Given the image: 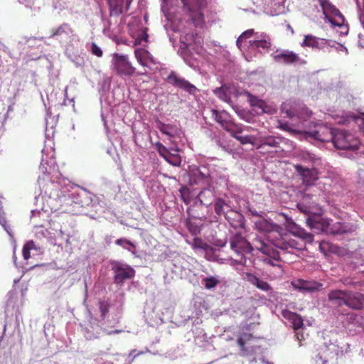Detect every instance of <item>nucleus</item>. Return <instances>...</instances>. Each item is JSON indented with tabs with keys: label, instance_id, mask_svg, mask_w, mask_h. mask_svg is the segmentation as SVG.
Instances as JSON below:
<instances>
[{
	"label": "nucleus",
	"instance_id": "f257e3e1",
	"mask_svg": "<svg viewBox=\"0 0 364 364\" xmlns=\"http://www.w3.org/2000/svg\"><path fill=\"white\" fill-rule=\"evenodd\" d=\"M294 235L299 237L301 240H296L292 237L291 233L277 232L271 238L272 245L282 250H289V249L301 250L305 247L304 241L311 243L314 240V235L301 228H299Z\"/></svg>",
	"mask_w": 364,
	"mask_h": 364
},
{
	"label": "nucleus",
	"instance_id": "f03ea898",
	"mask_svg": "<svg viewBox=\"0 0 364 364\" xmlns=\"http://www.w3.org/2000/svg\"><path fill=\"white\" fill-rule=\"evenodd\" d=\"M230 248L235 253V262L238 264L247 265V255L255 249L253 243L249 242L241 232H237L230 240Z\"/></svg>",
	"mask_w": 364,
	"mask_h": 364
},
{
	"label": "nucleus",
	"instance_id": "7ed1b4c3",
	"mask_svg": "<svg viewBox=\"0 0 364 364\" xmlns=\"http://www.w3.org/2000/svg\"><path fill=\"white\" fill-rule=\"evenodd\" d=\"M318 3L325 19L333 26L342 28L344 30L342 33L347 34L349 30L348 25L345 23V17L341 11L328 0H318Z\"/></svg>",
	"mask_w": 364,
	"mask_h": 364
},
{
	"label": "nucleus",
	"instance_id": "20e7f679",
	"mask_svg": "<svg viewBox=\"0 0 364 364\" xmlns=\"http://www.w3.org/2000/svg\"><path fill=\"white\" fill-rule=\"evenodd\" d=\"M333 144L338 149L354 151L358 149L360 141L350 132L343 129H336Z\"/></svg>",
	"mask_w": 364,
	"mask_h": 364
},
{
	"label": "nucleus",
	"instance_id": "39448f33",
	"mask_svg": "<svg viewBox=\"0 0 364 364\" xmlns=\"http://www.w3.org/2000/svg\"><path fill=\"white\" fill-rule=\"evenodd\" d=\"M306 223L311 229L321 231L326 234H336L341 227L339 223H333L332 220L321 218L320 217H309L307 218Z\"/></svg>",
	"mask_w": 364,
	"mask_h": 364
},
{
	"label": "nucleus",
	"instance_id": "423d86ee",
	"mask_svg": "<svg viewBox=\"0 0 364 364\" xmlns=\"http://www.w3.org/2000/svg\"><path fill=\"white\" fill-rule=\"evenodd\" d=\"M253 245L255 247V250L269 257L264 259V262L267 264L281 269V265L274 262V261L278 262L281 259L279 253L278 251L274 250L272 245H270L269 243H267L263 239L259 237H257L253 240Z\"/></svg>",
	"mask_w": 364,
	"mask_h": 364
},
{
	"label": "nucleus",
	"instance_id": "0eeeda50",
	"mask_svg": "<svg viewBox=\"0 0 364 364\" xmlns=\"http://www.w3.org/2000/svg\"><path fill=\"white\" fill-rule=\"evenodd\" d=\"M111 267L114 273V282L117 285H122L126 280L131 279L135 276V270L127 264L112 261Z\"/></svg>",
	"mask_w": 364,
	"mask_h": 364
},
{
	"label": "nucleus",
	"instance_id": "6e6552de",
	"mask_svg": "<svg viewBox=\"0 0 364 364\" xmlns=\"http://www.w3.org/2000/svg\"><path fill=\"white\" fill-rule=\"evenodd\" d=\"M112 65L118 75L130 77L135 73V68L133 67L131 63L128 60V57L126 55L114 53Z\"/></svg>",
	"mask_w": 364,
	"mask_h": 364
},
{
	"label": "nucleus",
	"instance_id": "1a4fd4ad",
	"mask_svg": "<svg viewBox=\"0 0 364 364\" xmlns=\"http://www.w3.org/2000/svg\"><path fill=\"white\" fill-rule=\"evenodd\" d=\"M333 42L331 40L321 38L312 34L304 36V38L301 43L302 47L311 48L313 50H321L327 47H333Z\"/></svg>",
	"mask_w": 364,
	"mask_h": 364
},
{
	"label": "nucleus",
	"instance_id": "9d476101",
	"mask_svg": "<svg viewBox=\"0 0 364 364\" xmlns=\"http://www.w3.org/2000/svg\"><path fill=\"white\" fill-rule=\"evenodd\" d=\"M166 81L173 86L182 89L191 95H195L198 89L188 80L179 77L174 71H171L166 78Z\"/></svg>",
	"mask_w": 364,
	"mask_h": 364
},
{
	"label": "nucleus",
	"instance_id": "9b49d317",
	"mask_svg": "<svg viewBox=\"0 0 364 364\" xmlns=\"http://www.w3.org/2000/svg\"><path fill=\"white\" fill-rule=\"evenodd\" d=\"M282 112L285 113L287 117L289 118H294L296 117L297 118L306 121L308 119L311 115V111H310L305 105H295L294 106H291L289 108L287 107V105H283L282 107Z\"/></svg>",
	"mask_w": 364,
	"mask_h": 364
},
{
	"label": "nucleus",
	"instance_id": "f8f14e48",
	"mask_svg": "<svg viewBox=\"0 0 364 364\" xmlns=\"http://www.w3.org/2000/svg\"><path fill=\"white\" fill-rule=\"evenodd\" d=\"M336 129H331L324 125H319L316 130L312 132H305L306 137H310L321 141L333 142Z\"/></svg>",
	"mask_w": 364,
	"mask_h": 364
},
{
	"label": "nucleus",
	"instance_id": "ddd939ff",
	"mask_svg": "<svg viewBox=\"0 0 364 364\" xmlns=\"http://www.w3.org/2000/svg\"><path fill=\"white\" fill-rule=\"evenodd\" d=\"M273 58L276 62L285 65H304L306 63V61L301 59L299 54L289 50H283L274 55Z\"/></svg>",
	"mask_w": 364,
	"mask_h": 364
},
{
	"label": "nucleus",
	"instance_id": "4468645a",
	"mask_svg": "<svg viewBox=\"0 0 364 364\" xmlns=\"http://www.w3.org/2000/svg\"><path fill=\"white\" fill-rule=\"evenodd\" d=\"M296 173L306 186H311L318 179V171L314 168H306L300 164L294 165Z\"/></svg>",
	"mask_w": 364,
	"mask_h": 364
},
{
	"label": "nucleus",
	"instance_id": "2eb2a0df",
	"mask_svg": "<svg viewBox=\"0 0 364 364\" xmlns=\"http://www.w3.org/2000/svg\"><path fill=\"white\" fill-rule=\"evenodd\" d=\"M210 117L217 122L227 132H233L235 127V123L232 122L230 118V114L225 111L219 112L216 109L210 110Z\"/></svg>",
	"mask_w": 364,
	"mask_h": 364
},
{
	"label": "nucleus",
	"instance_id": "dca6fc26",
	"mask_svg": "<svg viewBox=\"0 0 364 364\" xmlns=\"http://www.w3.org/2000/svg\"><path fill=\"white\" fill-rule=\"evenodd\" d=\"M291 285L296 289L303 291L314 292L319 291L323 284L315 280H304L298 279L291 282Z\"/></svg>",
	"mask_w": 364,
	"mask_h": 364
},
{
	"label": "nucleus",
	"instance_id": "f3484780",
	"mask_svg": "<svg viewBox=\"0 0 364 364\" xmlns=\"http://www.w3.org/2000/svg\"><path fill=\"white\" fill-rule=\"evenodd\" d=\"M346 306L355 310H361L364 306V295L360 292L347 290Z\"/></svg>",
	"mask_w": 364,
	"mask_h": 364
},
{
	"label": "nucleus",
	"instance_id": "a211bd4d",
	"mask_svg": "<svg viewBox=\"0 0 364 364\" xmlns=\"http://www.w3.org/2000/svg\"><path fill=\"white\" fill-rule=\"evenodd\" d=\"M316 200L314 199L313 196L305 194L301 200L297 204L299 210L306 215H311L316 210Z\"/></svg>",
	"mask_w": 364,
	"mask_h": 364
},
{
	"label": "nucleus",
	"instance_id": "6ab92c4d",
	"mask_svg": "<svg viewBox=\"0 0 364 364\" xmlns=\"http://www.w3.org/2000/svg\"><path fill=\"white\" fill-rule=\"evenodd\" d=\"M204 170L205 171L196 168L191 171L190 182L191 184L208 185L210 183V175L205 168Z\"/></svg>",
	"mask_w": 364,
	"mask_h": 364
},
{
	"label": "nucleus",
	"instance_id": "aec40b11",
	"mask_svg": "<svg viewBox=\"0 0 364 364\" xmlns=\"http://www.w3.org/2000/svg\"><path fill=\"white\" fill-rule=\"evenodd\" d=\"M224 217L234 228H245V218L240 212L232 208Z\"/></svg>",
	"mask_w": 364,
	"mask_h": 364
},
{
	"label": "nucleus",
	"instance_id": "412c9836",
	"mask_svg": "<svg viewBox=\"0 0 364 364\" xmlns=\"http://www.w3.org/2000/svg\"><path fill=\"white\" fill-rule=\"evenodd\" d=\"M347 290L335 289L328 294V301L336 306H346Z\"/></svg>",
	"mask_w": 364,
	"mask_h": 364
},
{
	"label": "nucleus",
	"instance_id": "4be33fe9",
	"mask_svg": "<svg viewBox=\"0 0 364 364\" xmlns=\"http://www.w3.org/2000/svg\"><path fill=\"white\" fill-rule=\"evenodd\" d=\"M232 209L231 202L221 198H216L214 203V210L219 217L225 216Z\"/></svg>",
	"mask_w": 364,
	"mask_h": 364
},
{
	"label": "nucleus",
	"instance_id": "5701e85b",
	"mask_svg": "<svg viewBox=\"0 0 364 364\" xmlns=\"http://www.w3.org/2000/svg\"><path fill=\"white\" fill-rule=\"evenodd\" d=\"M247 280L252 285L255 286L260 290L264 291H269L272 290V288L270 284H269L267 282L260 279L256 275L248 273L247 274Z\"/></svg>",
	"mask_w": 364,
	"mask_h": 364
},
{
	"label": "nucleus",
	"instance_id": "b1692460",
	"mask_svg": "<svg viewBox=\"0 0 364 364\" xmlns=\"http://www.w3.org/2000/svg\"><path fill=\"white\" fill-rule=\"evenodd\" d=\"M159 129L161 133L173 139L180 138L182 134V131L175 125L160 123Z\"/></svg>",
	"mask_w": 364,
	"mask_h": 364
},
{
	"label": "nucleus",
	"instance_id": "393cba45",
	"mask_svg": "<svg viewBox=\"0 0 364 364\" xmlns=\"http://www.w3.org/2000/svg\"><path fill=\"white\" fill-rule=\"evenodd\" d=\"M255 228L257 230L263 232H271L277 230L279 226L266 219L261 218L255 223Z\"/></svg>",
	"mask_w": 364,
	"mask_h": 364
},
{
	"label": "nucleus",
	"instance_id": "a878e982",
	"mask_svg": "<svg viewBox=\"0 0 364 364\" xmlns=\"http://www.w3.org/2000/svg\"><path fill=\"white\" fill-rule=\"evenodd\" d=\"M134 55H135V58H136L137 61L142 66H147L148 62H150L151 63H155L153 56L146 50L136 49L134 51Z\"/></svg>",
	"mask_w": 364,
	"mask_h": 364
},
{
	"label": "nucleus",
	"instance_id": "bb28decb",
	"mask_svg": "<svg viewBox=\"0 0 364 364\" xmlns=\"http://www.w3.org/2000/svg\"><path fill=\"white\" fill-rule=\"evenodd\" d=\"M214 197V191L210 188H203L197 196L200 204L206 206L212 203Z\"/></svg>",
	"mask_w": 364,
	"mask_h": 364
},
{
	"label": "nucleus",
	"instance_id": "cd10ccee",
	"mask_svg": "<svg viewBox=\"0 0 364 364\" xmlns=\"http://www.w3.org/2000/svg\"><path fill=\"white\" fill-rule=\"evenodd\" d=\"M183 6L191 12H196L206 6L205 0H181Z\"/></svg>",
	"mask_w": 364,
	"mask_h": 364
},
{
	"label": "nucleus",
	"instance_id": "c85d7f7f",
	"mask_svg": "<svg viewBox=\"0 0 364 364\" xmlns=\"http://www.w3.org/2000/svg\"><path fill=\"white\" fill-rule=\"evenodd\" d=\"M245 95L247 97V101L250 106L252 107H257L260 109L259 114H262L266 112L265 109L267 107V104L263 100L258 98L249 92H246Z\"/></svg>",
	"mask_w": 364,
	"mask_h": 364
},
{
	"label": "nucleus",
	"instance_id": "c756f323",
	"mask_svg": "<svg viewBox=\"0 0 364 364\" xmlns=\"http://www.w3.org/2000/svg\"><path fill=\"white\" fill-rule=\"evenodd\" d=\"M214 94L221 100L230 104L232 102V100L230 97V88L223 85L220 87H217L213 90Z\"/></svg>",
	"mask_w": 364,
	"mask_h": 364
},
{
	"label": "nucleus",
	"instance_id": "7c9ffc66",
	"mask_svg": "<svg viewBox=\"0 0 364 364\" xmlns=\"http://www.w3.org/2000/svg\"><path fill=\"white\" fill-rule=\"evenodd\" d=\"M260 38V39L250 41L249 43L257 48H262L267 50H269L272 46L270 38L265 33L261 34Z\"/></svg>",
	"mask_w": 364,
	"mask_h": 364
},
{
	"label": "nucleus",
	"instance_id": "2f4dec72",
	"mask_svg": "<svg viewBox=\"0 0 364 364\" xmlns=\"http://www.w3.org/2000/svg\"><path fill=\"white\" fill-rule=\"evenodd\" d=\"M259 140L260 144L257 147L258 149H263L265 146L277 148L279 145V142L277 140L276 137L273 136H260Z\"/></svg>",
	"mask_w": 364,
	"mask_h": 364
},
{
	"label": "nucleus",
	"instance_id": "473e14b6",
	"mask_svg": "<svg viewBox=\"0 0 364 364\" xmlns=\"http://www.w3.org/2000/svg\"><path fill=\"white\" fill-rule=\"evenodd\" d=\"M73 33V29L68 23H63L57 28L52 29V33L50 35L51 38H54L58 36L65 35L66 36H69L70 33Z\"/></svg>",
	"mask_w": 364,
	"mask_h": 364
},
{
	"label": "nucleus",
	"instance_id": "72a5a7b5",
	"mask_svg": "<svg viewBox=\"0 0 364 364\" xmlns=\"http://www.w3.org/2000/svg\"><path fill=\"white\" fill-rule=\"evenodd\" d=\"M108 4L111 15L118 16L123 13L124 1H108Z\"/></svg>",
	"mask_w": 364,
	"mask_h": 364
},
{
	"label": "nucleus",
	"instance_id": "f704fd0d",
	"mask_svg": "<svg viewBox=\"0 0 364 364\" xmlns=\"http://www.w3.org/2000/svg\"><path fill=\"white\" fill-rule=\"evenodd\" d=\"M115 244L122 247L124 249L128 250L129 252H131L133 255L135 254L134 250L136 249V246L130 240L124 237H121L115 241Z\"/></svg>",
	"mask_w": 364,
	"mask_h": 364
},
{
	"label": "nucleus",
	"instance_id": "c9c22d12",
	"mask_svg": "<svg viewBox=\"0 0 364 364\" xmlns=\"http://www.w3.org/2000/svg\"><path fill=\"white\" fill-rule=\"evenodd\" d=\"M31 250H38L33 240L28 241L23 247L22 255L25 259L27 260L31 257Z\"/></svg>",
	"mask_w": 364,
	"mask_h": 364
},
{
	"label": "nucleus",
	"instance_id": "e433bc0d",
	"mask_svg": "<svg viewBox=\"0 0 364 364\" xmlns=\"http://www.w3.org/2000/svg\"><path fill=\"white\" fill-rule=\"evenodd\" d=\"M164 159L170 164L175 166H179L182 161L181 157L179 154H173L171 151Z\"/></svg>",
	"mask_w": 364,
	"mask_h": 364
},
{
	"label": "nucleus",
	"instance_id": "4c0bfd02",
	"mask_svg": "<svg viewBox=\"0 0 364 364\" xmlns=\"http://www.w3.org/2000/svg\"><path fill=\"white\" fill-rule=\"evenodd\" d=\"M277 123H278V124H277V127L279 128L280 129H282L283 131L288 132L291 134L298 135L300 133V132L299 130L292 128L288 122H282V120H278Z\"/></svg>",
	"mask_w": 364,
	"mask_h": 364
},
{
	"label": "nucleus",
	"instance_id": "58836bf2",
	"mask_svg": "<svg viewBox=\"0 0 364 364\" xmlns=\"http://www.w3.org/2000/svg\"><path fill=\"white\" fill-rule=\"evenodd\" d=\"M100 332L98 329H95L93 326L87 328L85 332V336L87 340H93L100 337Z\"/></svg>",
	"mask_w": 364,
	"mask_h": 364
},
{
	"label": "nucleus",
	"instance_id": "ea45409f",
	"mask_svg": "<svg viewBox=\"0 0 364 364\" xmlns=\"http://www.w3.org/2000/svg\"><path fill=\"white\" fill-rule=\"evenodd\" d=\"M203 283L206 289H210L215 287L220 283V281L215 277H209L203 279Z\"/></svg>",
	"mask_w": 364,
	"mask_h": 364
},
{
	"label": "nucleus",
	"instance_id": "a19ab883",
	"mask_svg": "<svg viewBox=\"0 0 364 364\" xmlns=\"http://www.w3.org/2000/svg\"><path fill=\"white\" fill-rule=\"evenodd\" d=\"M255 33L254 29H248L245 31H244L237 38V47L241 49L242 42L245 41L246 39L250 38L253 36Z\"/></svg>",
	"mask_w": 364,
	"mask_h": 364
},
{
	"label": "nucleus",
	"instance_id": "79ce46f5",
	"mask_svg": "<svg viewBox=\"0 0 364 364\" xmlns=\"http://www.w3.org/2000/svg\"><path fill=\"white\" fill-rule=\"evenodd\" d=\"M110 304L107 301H99V309L100 311V317L102 320H105L109 311Z\"/></svg>",
	"mask_w": 364,
	"mask_h": 364
},
{
	"label": "nucleus",
	"instance_id": "37998d69",
	"mask_svg": "<svg viewBox=\"0 0 364 364\" xmlns=\"http://www.w3.org/2000/svg\"><path fill=\"white\" fill-rule=\"evenodd\" d=\"M193 249H201L205 250L208 245L200 237H195L191 243Z\"/></svg>",
	"mask_w": 364,
	"mask_h": 364
},
{
	"label": "nucleus",
	"instance_id": "c03bdc74",
	"mask_svg": "<svg viewBox=\"0 0 364 364\" xmlns=\"http://www.w3.org/2000/svg\"><path fill=\"white\" fill-rule=\"evenodd\" d=\"M252 336L250 334L245 333L243 337H240L237 340V343L240 348V350L242 352L246 351L245 342L250 340Z\"/></svg>",
	"mask_w": 364,
	"mask_h": 364
},
{
	"label": "nucleus",
	"instance_id": "a18cd8bd",
	"mask_svg": "<svg viewBox=\"0 0 364 364\" xmlns=\"http://www.w3.org/2000/svg\"><path fill=\"white\" fill-rule=\"evenodd\" d=\"M155 146L159 155L164 159H165L170 152V150L164 146L161 142H157L155 144Z\"/></svg>",
	"mask_w": 364,
	"mask_h": 364
},
{
	"label": "nucleus",
	"instance_id": "49530a36",
	"mask_svg": "<svg viewBox=\"0 0 364 364\" xmlns=\"http://www.w3.org/2000/svg\"><path fill=\"white\" fill-rule=\"evenodd\" d=\"M292 324V327L294 330H298L301 328H302L304 325V321L301 318V316L296 314V317L294 318Z\"/></svg>",
	"mask_w": 364,
	"mask_h": 364
},
{
	"label": "nucleus",
	"instance_id": "de8ad7c7",
	"mask_svg": "<svg viewBox=\"0 0 364 364\" xmlns=\"http://www.w3.org/2000/svg\"><path fill=\"white\" fill-rule=\"evenodd\" d=\"M296 313L291 312L289 310L284 309L282 311V316L291 323H293L294 318L296 317Z\"/></svg>",
	"mask_w": 364,
	"mask_h": 364
},
{
	"label": "nucleus",
	"instance_id": "09e8293b",
	"mask_svg": "<svg viewBox=\"0 0 364 364\" xmlns=\"http://www.w3.org/2000/svg\"><path fill=\"white\" fill-rule=\"evenodd\" d=\"M181 196L182 200L185 203L188 204L191 203V199L189 198V190L188 188L183 187L180 189Z\"/></svg>",
	"mask_w": 364,
	"mask_h": 364
},
{
	"label": "nucleus",
	"instance_id": "8fccbe9b",
	"mask_svg": "<svg viewBox=\"0 0 364 364\" xmlns=\"http://www.w3.org/2000/svg\"><path fill=\"white\" fill-rule=\"evenodd\" d=\"M91 52L93 55L99 58L102 57L103 55L102 49L95 43H92L91 45Z\"/></svg>",
	"mask_w": 364,
	"mask_h": 364
},
{
	"label": "nucleus",
	"instance_id": "3c124183",
	"mask_svg": "<svg viewBox=\"0 0 364 364\" xmlns=\"http://www.w3.org/2000/svg\"><path fill=\"white\" fill-rule=\"evenodd\" d=\"M235 130L233 132H228L234 138H235L237 141H239L240 136L238 134L242 133V128L235 124V127L233 128Z\"/></svg>",
	"mask_w": 364,
	"mask_h": 364
},
{
	"label": "nucleus",
	"instance_id": "603ef678",
	"mask_svg": "<svg viewBox=\"0 0 364 364\" xmlns=\"http://www.w3.org/2000/svg\"><path fill=\"white\" fill-rule=\"evenodd\" d=\"M235 130L233 132H228L234 138H235L237 141H239L240 136L238 134L242 133V128L235 124V127L233 128Z\"/></svg>",
	"mask_w": 364,
	"mask_h": 364
},
{
	"label": "nucleus",
	"instance_id": "864d4df0",
	"mask_svg": "<svg viewBox=\"0 0 364 364\" xmlns=\"http://www.w3.org/2000/svg\"><path fill=\"white\" fill-rule=\"evenodd\" d=\"M239 141L242 144H246L252 142L250 136H240Z\"/></svg>",
	"mask_w": 364,
	"mask_h": 364
},
{
	"label": "nucleus",
	"instance_id": "5fc2aeb1",
	"mask_svg": "<svg viewBox=\"0 0 364 364\" xmlns=\"http://www.w3.org/2000/svg\"><path fill=\"white\" fill-rule=\"evenodd\" d=\"M102 331L105 333H106L107 335H109V336H111L112 334H118L123 331V330H119V329H116L114 331H109L107 328H103Z\"/></svg>",
	"mask_w": 364,
	"mask_h": 364
},
{
	"label": "nucleus",
	"instance_id": "6e6d98bb",
	"mask_svg": "<svg viewBox=\"0 0 364 364\" xmlns=\"http://www.w3.org/2000/svg\"><path fill=\"white\" fill-rule=\"evenodd\" d=\"M325 246H328V243L327 242H322L319 245V248L321 251H324Z\"/></svg>",
	"mask_w": 364,
	"mask_h": 364
},
{
	"label": "nucleus",
	"instance_id": "4d7b16f0",
	"mask_svg": "<svg viewBox=\"0 0 364 364\" xmlns=\"http://www.w3.org/2000/svg\"><path fill=\"white\" fill-rule=\"evenodd\" d=\"M133 0H126V10H129L131 3Z\"/></svg>",
	"mask_w": 364,
	"mask_h": 364
},
{
	"label": "nucleus",
	"instance_id": "13d9d810",
	"mask_svg": "<svg viewBox=\"0 0 364 364\" xmlns=\"http://www.w3.org/2000/svg\"><path fill=\"white\" fill-rule=\"evenodd\" d=\"M191 211H192V209L189 208L188 209V210H187V212H188V215H191V216H192V217H193V218H196V215H193L191 213Z\"/></svg>",
	"mask_w": 364,
	"mask_h": 364
},
{
	"label": "nucleus",
	"instance_id": "bf43d9fd",
	"mask_svg": "<svg viewBox=\"0 0 364 364\" xmlns=\"http://www.w3.org/2000/svg\"><path fill=\"white\" fill-rule=\"evenodd\" d=\"M143 36H144L143 39L146 41H147V38H148L147 33H144Z\"/></svg>",
	"mask_w": 364,
	"mask_h": 364
},
{
	"label": "nucleus",
	"instance_id": "052dcab7",
	"mask_svg": "<svg viewBox=\"0 0 364 364\" xmlns=\"http://www.w3.org/2000/svg\"><path fill=\"white\" fill-rule=\"evenodd\" d=\"M309 158H310V159H311V160H312V161H314V160L315 159L314 158H313L312 156H309Z\"/></svg>",
	"mask_w": 364,
	"mask_h": 364
},
{
	"label": "nucleus",
	"instance_id": "680f3d73",
	"mask_svg": "<svg viewBox=\"0 0 364 364\" xmlns=\"http://www.w3.org/2000/svg\"><path fill=\"white\" fill-rule=\"evenodd\" d=\"M198 14H199V16H200V17H202V16H203V14H202L200 12V13H198Z\"/></svg>",
	"mask_w": 364,
	"mask_h": 364
},
{
	"label": "nucleus",
	"instance_id": "e2e57ef3",
	"mask_svg": "<svg viewBox=\"0 0 364 364\" xmlns=\"http://www.w3.org/2000/svg\"><path fill=\"white\" fill-rule=\"evenodd\" d=\"M4 229L6 230V232H9V230H7L5 226H4Z\"/></svg>",
	"mask_w": 364,
	"mask_h": 364
},
{
	"label": "nucleus",
	"instance_id": "0e129e2a",
	"mask_svg": "<svg viewBox=\"0 0 364 364\" xmlns=\"http://www.w3.org/2000/svg\"><path fill=\"white\" fill-rule=\"evenodd\" d=\"M175 151L178 152V151H179V149H176Z\"/></svg>",
	"mask_w": 364,
	"mask_h": 364
},
{
	"label": "nucleus",
	"instance_id": "69168bd1",
	"mask_svg": "<svg viewBox=\"0 0 364 364\" xmlns=\"http://www.w3.org/2000/svg\"><path fill=\"white\" fill-rule=\"evenodd\" d=\"M362 124H364V119H362Z\"/></svg>",
	"mask_w": 364,
	"mask_h": 364
},
{
	"label": "nucleus",
	"instance_id": "338daca9",
	"mask_svg": "<svg viewBox=\"0 0 364 364\" xmlns=\"http://www.w3.org/2000/svg\"><path fill=\"white\" fill-rule=\"evenodd\" d=\"M361 114H362L363 116H364V112H361Z\"/></svg>",
	"mask_w": 364,
	"mask_h": 364
},
{
	"label": "nucleus",
	"instance_id": "774afa93",
	"mask_svg": "<svg viewBox=\"0 0 364 364\" xmlns=\"http://www.w3.org/2000/svg\"><path fill=\"white\" fill-rule=\"evenodd\" d=\"M326 362H327V361H323V364H326Z\"/></svg>",
	"mask_w": 364,
	"mask_h": 364
}]
</instances>
